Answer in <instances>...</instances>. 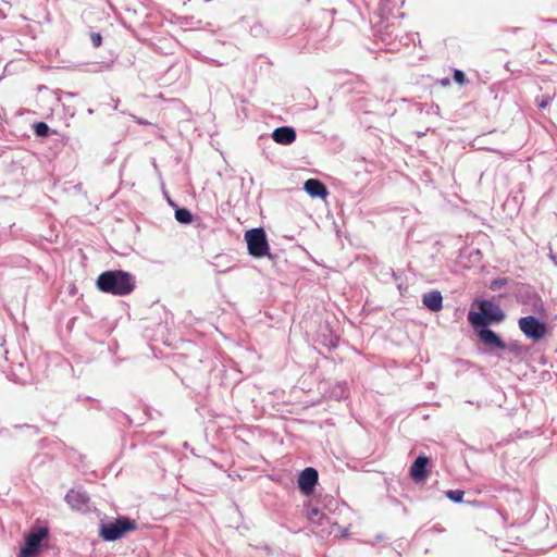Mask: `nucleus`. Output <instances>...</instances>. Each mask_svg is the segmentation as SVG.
I'll return each instance as SVG.
<instances>
[{"label": "nucleus", "instance_id": "obj_17", "mask_svg": "<svg viewBox=\"0 0 557 557\" xmlns=\"http://www.w3.org/2000/svg\"><path fill=\"white\" fill-rule=\"evenodd\" d=\"M463 495H465V492H463V491H461V490H455V491H448V492H446V496H447L450 500H453V502H455V503H460V502H462V499H463Z\"/></svg>", "mask_w": 557, "mask_h": 557}, {"label": "nucleus", "instance_id": "obj_19", "mask_svg": "<svg viewBox=\"0 0 557 557\" xmlns=\"http://www.w3.org/2000/svg\"><path fill=\"white\" fill-rule=\"evenodd\" d=\"M507 284H508V280L507 278H496V280L491 282L490 288L492 290H497V289H499L500 287H503V286H505Z\"/></svg>", "mask_w": 557, "mask_h": 557}, {"label": "nucleus", "instance_id": "obj_14", "mask_svg": "<svg viewBox=\"0 0 557 557\" xmlns=\"http://www.w3.org/2000/svg\"><path fill=\"white\" fill-rule=\"evenodd\" d=\"M308 519L313 524L322 525L323 521L327 520V517L318 508H312L308 513Z\"/></svg>", "mask_w": 557, "mask_h": 557}, {"label": "nucleus", "instance_id": "obj_20", "mask_svg": "<svg viewBox=\"0 0 557 557\" xmlns=\"http://www.w3.org/2000/svg\"><path fill=\"white\" fill-rule=\"evenodd\" d=\"M90 40L95 48H98L102 44V37L99 33H91L90 34Z\"/></svg>", "mask_w": 557, "mask_h": 557}, {"label": "nucleus", "instance_id": "obj_6", "mask_svg": "<svg viewBox=\"0 0 557 557\" xmlns=\"http://www.w3.org/2000/svg\"><path fill=\"white\" fill-rule=\"evenodd\" d=\"M521 332L533 342L544 338L547 334V326L533 315L522 317L518 321Z\"/></svg>", "mask_w": 557, "mask_h": 557}, {"label": "nucleus", "instance_id": "obj_21", "mask_svg": "<svg viewBox=\"0 0 557 557\" xmlns=\"http://www.w3.org/2000/svg\"><path fill=\"white\" fill-rule=\"evenodd\" d=\"M549 103V97H544L540 102H539V107L544 109L548 106Z\"/></svg>", "mask_w": 557, "mask_h": 557}, {"label": "nucleus", "instance_id": "obj_11", "mask_svg": "<svg viewBox=\"0 0 557 557\" xmlns=\"http://www.w3.org/2000/svg\"><path fill=\"white\" fill-rule=\"evenodd\" d=\"M272 138L280 145H290L296 139V132L293 127L282 126L272 133Z\"/></svg>", "mask_w": 557, "mask_h": 557}, {"label": "nucleus", "instance_id": "obj_3", "mask_svg": "<svg viewBox=\"0 0 557 557\" xmlns=\"http://www.w3.org/2000/svg\"><path fill=\"white\" fill-rule=\"evenodd\" d=\"M137 530V523L127 517H120L110 523H102L99 530V536L108 542L116 541L125 534Z\"/></svg>", "mask_w": 557, "mask_h": 557}, {"label": "nucleus", "instance_id": "obj_10", "mask_svg": "<svg viewBox=\"0 0 557 557\" xmlns=\"http://www.w3.org/2000/svg\"><path fill=\"white\" fill-rule=\"evenodd\" d=\"M65 502L73 509L81 510L87 506L89 498L85 492L72 488L66 493Z\"/></svg>", "mask_w": 557, "mask_h": 557}, {"label": "nucleus", "instance_id": "obj_8", "mask_svg": "<svg viewBox=\"0 0 557 557\" xmlns=\"http://www.w3.org/2000/svg\"><path fill=\"white\" fill-rule=\"evenodd\" d=\"M430 459L426 456H419L410 467V478L413 482H424L428 478L426 467Z\"/></svg>", "mask_w": 557, "mask_h": 557}, {"label": "nucleus", "instance_id": "obj_18", "mask_svg": "<svg viewBox=\"0 0 557 557\" xmlns=\"http://www.w3.org/2000/svg\"><path fill=\"white\" fill-rule=\"evenodd\" d=\"M454 81L460 86H463L468 83V79H467L465 73L460 70L454 71Z\"/></svg>", "mask_w": 557, "mask_h": 557}, {"label": "nucleus", "instance_id": "obj_7", "mask_svg": "<svg viewBox=\"0 0 557 557\" xmlns=\"http://www.w3.org/2000/svg\"><path fill=\"white\" fill-rule=\"evenodd\" d=\"M318 471L314 468H306L298 476V487L305 495H309L313 492L315 484L318 483Z\"/></svg>", "mask_w": 557, "mask_h": 557}, {"label": "nucleus", "instance_id": "obj_1", "mask_svg": "<svg viewBox=\"0 0 557 557\" xmlns=\"http://www.w3.org/2000/svg\"><path fill=\"white\" fill-rule=\"evenodd\" d=\"M96 285L102 293L125 296L135 289V280L129 273L121 270L107 271L98 276Z\"/></svg>", "mask_w": 557, "mask_h": 557}, {"label": "nucleus", "instance_id": "obj_4", "mask_svg": "<svg viewBox=\"0 0 557 557\" xmlns=\"http://www.w3.org/2000/svg\"><path fill=\"white\" fill-rule=\"evenodd\" d=\"M245 240L248 252L253 258L270 257L269 243L263 228L258 227L246 231Z\"/></svg>", "mask_w": 557, "mask_h": 557}, {"label": "nucleus", "instance_id": "obj_13", "mask_svg": "<svg viewBox=\"0 0 557 557\" xmlns=\"http://www.w3.org/2000/svg\"><path fill=\"white\" fill-rule=\"evenodd\" d=\"M423 305L433 312H437L443 307V297L438 290H432L423 295Z\"/></svg>", "mask_w": 557, "mask_h": 557}, {"label": "nucleus", "instance_id": "obj_12", "mask_svg": "<svg viewBox=\"0 0 557 557\" xmlns=\"http://www.w3.org/2000/svg\"><path fill=\"white\" fill-rule=\"evenodd\" d=\"M304 189L311 197H320L325 198L329 195V191L325 185L315 178H309L304 184Z\"/></svg>", "mask_w": 557, "mask_h": 557}, {"label": "nucleus", "instance_id": "obj_15", "mask_svg": "<svg viewBox=\"0 0 557 557\" xmlns=\"http://www.w3.org/2000/svg\"><path fill=\"white\" fill-rule=\"evenodd\" d=\"M175 219L180 223L188 224L193 221V215L189 210L181 208L175 211Z\"/></svg>", "mask_w": 557, "mask_h": 557}, {"label": "nucleus", "instance_id": "obj_16", "mask_svg": "<svg viewBox=\"0 0 557 557\" xmlns=\"http://www.w3.org/2000/svg\"><path fill=\"white\" fill-rule=\"evenodd\" d=\"M35 134L39 137H45L49 134V126L45 122H38L34 125Z\"/></svg>", "mask_w": 557, "mask_h": 557}, {"label": "nucleus", "instance_id": "obj_9", "mask_svg": "<svg viewBox=\"0 0 557 557\" xmlns=\"http://www.w3.org/2000/svg\"><path fill=\"white\" fill-rule=\"evenodd\" d=\"M481 342L488 348L505 349L504 341L493 331L482 327L478 331Z\"/></svg>", "mask_w": 557, "mask_h": 557}, {"label": "nucleus", "instance_id": "obj_5", "mask_svg": "<svg viewBox=\"0 0 557 557\" xmlns=\"http://www.w3.org/2000/svg\"><path fill=\"white\" fill-rule=\"evenodd\" d=\"M49 536V530L46 527H35L25 537L24 546L20 549L17 557H37L40 552L41 542Z\"/></svg>", "mask_w": 557, "mask_h": 557}, {"label": "nucleus", "instance_id": "obj_2", "mask_svg": "<svg viewBox=\"0 0 557 557\" xmlns=\"http://www.w3.org/2000/svg\"><path fill=\"white\" fill-rule=\"evenodd\" d=\"M478 307L480 309L479 312L470 311L468 313V320L475 330L486 327L493 323H500L505 319L502 308L490 300L478 302Z\"/></svg>", "mask_w": 557, "mask_h": 557}]
</instances>
